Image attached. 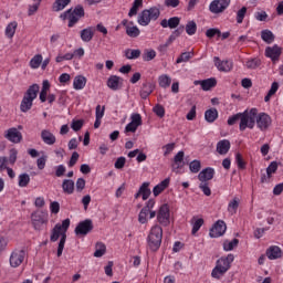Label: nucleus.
Here are the masks:
<instances>
[{
	"label": "nucleus",
	"mask_w": 283,
	"mask_h": 283,
	"mask_svg": "<svg viewBox=\"0 0 283 283\" xmlns=\"http://www.w3.org/2000/svg\"><path fill=\"white\" fill-rule=\"evenodd\" d=\"M61 229L64 230L61 234V239L57 247V258H61L63 255V249H65V240H67V229H70V219H65L62 221Z\"/></svg>",
	"instance_id": "nucleus-12"
},
{
	"label": "nucleus",
	"mask_w": 283,
	"mask_h": 283,
	"mask_svg": "<svg viewBox=\"0 0 283 283\" xmlns=\"http://www.w3.org/2000/svg\"><path fill=\"white\" fill-rule=\"evenodd\" d=\"M147 216H149L147 209H142L138 216V222L140 224H147Z\"/></svg>",
	"instance_id": "nucleus-59"
},
{
	"label": "nucleus",
	"mask_w": 283,
	"mask_h": 283,
	"mask_svg": "<svg viewBox=\"0 0 283 283\" xmlns=\"http://www.w3.org/2000/svg\"><path fill=\"white\" fill-rule=\"evenodd\" d=\"M153 112L159 118H164L165 117V107L163 105H160V104H157L156 106H154Z\"/></svg>",
	"instance_id": "nucleus-57"
},
{
	"label": "nucleus",
	"mask_w": 283,
	"mask_h": 283,
	"mask_svg": "<svg viewBox=\"0 0 283 283\" xmlns=\"http://www.w3.org/2000/svg\"><path fill=\"white\" fill-rule=\"evenodd\" d=\"M50 90V81L44 80L42 82V90L40 92V101L41 103H45L48 101V91Z\"/></svg>",
	"instance_id": "nucleus-31"
},
{
	"label": "nucleus",
	"mask_w": 283,
	"mask_h": 283,
	"mask_svg": "<svg viewBox=\"0 0 283 283\" xmlns=\"http://www.w3.org/2000/svg\"><path fill=\"white\" fill-rule=\"evenodd\" d=\"M154 92V84L145 82L139 92L140 97L145 101Z\"/></svg>",
	"instance_id": "nucleus-27"
},
{
	"label": "nucleus",
	"mask_w": 283,
	"mask_h": 283,
	"mask_svg": "<svg viewBox=\"0 0 283 283\" xmlns=\"http://www.w3.org/2000/svg\"><path fill=\"white\" fill-rule=\"evenodd\" d=\"M245 65H247L248 70H258V67H260V65H262V62L259 59H252V60L248 61Z\"/></svg>",
	"instance_id": "nucleus-54"
},
{
	"label": "nucleus",
	"mask_w": 283,
	"mask_h": 283,
	"mask_svg": "<svg viewBox=\"0 0 283 283\" xmlns=\"http://www.w3.org/2000/svg\"><path fill=\"white\" fill-rule=\"evenodd\" d=\"M107 87L113 92H118L123 87V78L117 75H111L107 80Z\"/></svg>",
	"instance_id": "nucleus-17"
},
{
	"label": "nucleus",
	"mask_w": 283,
	"mask_h": 283,
	"mask_svg": "<svg viewBox=\"0 0 283 283\" xmlns=\"http://www.w3.org/2000/svg\"><path fill=\"white\" fill-rule=\"evenodd\" d=\"M229 6H231V0H213L209 6V10L212 14H222Z\"/></svg>",
	"instance_id": "nucleus-9"
},
{
	"label": "nucleus",
	"mask_w": 283,
	"mask_h": 283,
	"mask_svg": "<svg viewBox=\"0 0 283 283\" xmlns=\"http://www.w3.org/2000/svg\"><path fill=\"white\" fill-rule=\"evenodd\" d=\"M156 59V51L146 49L143 53V61H154Z\"/></svg>",
	"instance_id": "nucleus-51"
},
{
	"label": "nucleus",
	"mask_w": 283,
	"mask_h": 283,
	"mask_svg": "<svg viewBox=\"0 0 283 283\" xmlns=\"http://www.w3.org/2000/svg\"><path fill=\"white\" fill-rule=\"evenodd\" d=\"M244 17H247V7H242L237 12V23H242V21H244Z\"/></svg>",
	"instance_id": "nucleus-62"
},
{
	"label": "nucleus",
	"mask_w": 283,
	"mask_h": 283,
	"mask_svg": "<svg viewBox=\"0 0 283 283\" xmlns=\"http://www.w3.org/2000/svg\"><path fill=\"white\" fill-rule=\"evenodd\" d=\"M39 90H41V86H39V84H32L31 86H29L20 104L21 112L25 114V112H30V109H32L34 99L36 98V96H39Z\"/></svg>",
	"instance_id": "nucleus-3"
},
{
	"label": "nucleus",
	"mask_w": 283,
	"mask_h": 283,
	"mask_svg": "<svg viewBox=\"0 0 283 283\" xmlns=\"http://www.w3.org/2000/svg\"><path fill=\"white\" fill-rule=\"evenodd\" d=\"M143 8V0H135L133 2V7L130 8L128 12V17H136L138 14V9Z\"/></svg>",
	"instance_id": "nucleus-42"
},
{
	"label": "nucleus",
	"mask_w": 283,
	"mask_h": 283,
	"mask_svg": "<svg viewBox=\"0 0 283 283\" xmlns=\"http://www.w3.org/2000/svg\"><path fill=\"white\" fill-rule=\"evenodd\" d=\"M25 260V250H14L10 255V266L17 269L23 264Z\"/></svg>",
	"instance_id": "nucleus-13"
},
{
	"label": "nucleus",
	"mask_w": 283,
	"mask_h": 283,
	"mask_svg": "<svg viewBox=\"0 0 283 283\" xmlns=\"http://www.w3.org/2000/svg\"><path fill=\"white\" fill-rule=\"evenodd\" d=\"M139 193L143 195V200H147L151 196V190L149 189V182H144L139 187Z\"/></svg>",
	"instance_id": "nucleus-41"
},
{
	"label": "nucleus",
	"mask_w": 283,
	"mask_h": 283,
	"mask_svg": "<svg viewBox=\"0 0 283 283\" xmlns=\"http://www.w3.org/2000/svg\"><path fill=\"white\" fill-rule=\"evenodd\" d=\"M106 251H107V247H105V243L97 242L95 245L94 258H103Z\"/></svg>",
	"instance_id": "nucleus-38"
},
{
	"label": "nucleus",
	"mask_w": 283,
	"mask_h": 283,
	"mask_svg": "<svg viewBox=\"0 0 283 283\" xmlns=\"http://www.w3.org/2000/svg\"><path fill=\"white\" fill-rule=\"evenodd\" d=\"M202 224H205V219L193 217L192 218V231H191V234L196 235L197 231H200V228L202 227Z\"/></svg>",
	"instance_id": "nucleus-36"
},
{
	"label": "nucleus",
	"mask_w": 283,
	"mask_h": 283,
	"mask_svg": "<svg viewBox=\"0 0 283 283\" xmlns=\"http://www.w3.org/2000/svg\"><path fill=\"white\" fill-rule=\"evenodd\" d=\"M238 244H240V240L238 239H233L232 241H224L223 251H233Z\"/></svg>",
	"instance_id": "nucleus-44"
},
{
	"label": "nucleus",
	"mask_w": 283,
	"mask_h": 283,
	"mask_svg": "<svg viewBox=\"0 0 283 283\" xmlns=\"http://www.w3.org/2000/svg\"><path fill=\"white\" fill-rule=\"evenodd\" d=\"M160 17V9L158 7H151L149 9L143 10L138 18L137 23L139 25H147L148 23H151V21H157V19Z\"/></svg>",
	"instance_id": "nucleus-6"
},
{
	"label": "nucleus",
	"mask_w": 283,
	"mask_h": 283,
	"mask_svg": "<svg viewBox=\"0 0 283 283\" xmlns=\"http://www.w3.org/2000/svg\"><path fill=\"white\" fill-rule=\"evenodd\" d=\"M31 220L35 231H41L43 224L48 222V213L41 211L33 212L31 214Z\"/></svg>",
	"instance_id": "nucleus-10"
},
{
	"label": "nucleus",
	"mask_w": 283,
	"mask_h": 283,
	"mask_svg": "<svg viewBox=\"0 0 283 283\" xmlns=\"http://www.w3.org/2000/svg\"><path fill=\"white\" fill-rule=\"evenodd\" d=\"M140 50L139 49H127L125 50V56L129 61H133L134 59H140Z\"/></svg>",
	"instance_id": "nucleus-37"
},
{
	"label": "nucleus",
	"mask_w": 283,
	"mask_h": 283,
	"mask_svg": "<svg viewBox=\"0 0 283 283\" xmlns=\"http://www.w3.org/2000/svg\"><path fill=\"white\" fill-rule=\"evenodd\" d=\"M80 36L84 43H90L94 39V29L88 27L80 32Z\"/></svg>",
	"instance_id": "nucleus-26"
},
{
	"label": "nucleus",
	"mask_w": 283,
	"mask_h": 283,
	"mask_svg": "<svg viewBox=\"0 0 283 283\" xmlns=\"http://www.w3.org/2000/svg\"><path fill=\"white\" fill-rule=\"evenodd\" d=\"M130 123H134L135 125L140 127V125H143V117L140 116V114L134 113L130 116Z\"/></svg>",
	"instance_id": "nucleus-61"
},
{
	"label": "nucleus",
	"mask_w": 283,
	"mask_h": 283,
	"mask_svg": "<svg viewBox=\"0 0 283 283\" xmlns=\"http://www.w3.org/2000/svg\"><path fill=\"white\" fill-rule=\"evenodd\" d=\"M182 32H185V25H181L179 28H177L168 38V43H172L175 42L178 36H180V34H182Z\"/></svg>",
	"instance_id": "nucleus-45"
},
{
	"label": "nucleus",
	"mask_w": 283,
	"mask_h": 283,
	"mask_svg": "<svg viewBox=\"0 0 283 283\" xmlns=\"http://www.w3.org/2000/svg\"><path fill=\"white\" fill-rule=\"evenodd\" d=\"M269 260H280L282 258V249L277 245H272L266 250Z\"/></svg>",
	"instance_id": "nucleus-23"
},
{
	"label": "nucleus",
	"mask_w": 283,
	"mask_h": 283,
	"mask_svg": "<svg viewBox=\"0 0 283 283\" xmlns=\"http://www.w3.org/2000/svg\"><path fill=\"white\" fill-rule=\"evenodd\" d=\"M92 231H94V222L92 221V219H86L77 223L74 233L80 238H85V235L92 233Z\"/></svg>",
	"instance_id": "nucleus-7"
},
{
	"label": "nucleus",
	"mask_w": 283,
	"mask_h": 283,
	"mask_svg": "<svg viewBox=\"0 0 283 283\" xmlns=\"http://www.w3.org/2000/svg\"><path fill=\"white\" fill-rule=\"evenodd\" d=\"M76 191L81 193L83 189H85V180L83 178H78L75 182Z\"/></svg>",
	"instance_id": "nucleus-64"
},
{
	"label": "nucleus",
	"mask_w": 283,
	"mask_h": 283,
	"mask_svg": "<svg viewBox=\"0 0 283 283\" xmlns=\"http://www.w3.org/2000/svg\"><path fill=\"white\" fill-rule=\"evenodd\" d=\"M126 34L132 39H136L140 35V29L138 27H126Z\"/></svg>",
	"instance_id": "nucleus-47"
},
{
	"label": "nucleus",
	"mask_w": 283,
	"mask_h": 283,
	"mask_svg": "<svg viewBox=\"0 0 283 283\" xmlns=\"http://www.w3.org/2000/svg\"><path fill=\"white\" fill-rule=\"evenodd\" d=\"M235 163L239 169H247V163H244V159L242 158V154L238 153L235 155Z\"/></svg>",
	"instance_id": "nucleus-60"
},
{
	"label": "nucleus",
	"mask_w": 283,
	"mask_h": 283,
	"mask_svg": "<svg viewBox=\"0 0 283 283\" xmlns=\"http://www.w3.org/2000/svg\"><path fill=\"white\" fill-rule=\"evenodd\" d=\"M229 149H231V142L228 139L218 142L217 151L220 154V156H226V154H229Z\"/></svg>",
	"instance_id": "nucleus-24"
},
{
	"label": "nucleus",
	"mask_w": 283,
	"mask_h": 283,
	"mask_svg": "<svg viewBox=\"0 0 283 283\" xmlns=\"http://www.w3.org/2000/svg\"><path fill=\"white\" fill-rule=\"evenodd\" d=\"M205 118H206L207 123H216V120H218V109L210 108V109L206 111Z\"/></svg>",
	"instance_id": "nucleus-33"
},
{
	"label": "nucleus",
	"mask_w": 283,
	"mask_h": 283,
	"mask_svg": "<svg viewBox=\"0 0 283 283\" xmlns=\"http://www.w3.org/2000/svg\"><path fill=\"white\" fill-rule=\"evenodd\" d=\"M4 138H7V140H10V143L17 144L23 140V135L21 134V132H19V129L12 127L7 130V133L4 134Z\"/></svg>",
	"instance_id": "nucleus-16"
},
{
	"label": "nucleus",
	"mask_w": 283,
	"mask_h": 283,
	"mask_svg": "<svg viewBox=\"0 0 283 283\" xmlns=\"http://www.w3.org/2000/svg\"><path fill=\"white\" fill-rule=\"evenodd\" d=\"M62 233H61V224L57 223L55 224V227L52 230L51 233V242H56V240H59V238H61Z\"/></svg>",
	"instance_id": "nucleus-48"
},
{
	"label": "nucleus",
	"mask_w": 283,
	"mask_h": 283,
	"mask_svg": "<svg viewBox=\"0 0 283 283\" xmlns=\"http://www.w3.org/2000/svg\"><path fill=\"white\" fill-rule=\"evenodd\" d=\"M185 167V151L180 150L174 157L172 171L178 174V169H182Z\"/></svg>",
	"instance_id": "nucleus-19"
},
{
	"label": "nucleus",
	"mask_w": 283,
	"mask_h": 283,
	"mask_svg": "<svg viewBox=\"0 0 283 283\" xmlns=\"http://www.w3.org/2000/svg\"><path fill=\"white\" fill-rule=\"evenodd\" d=\"M227 233V223L223 220H218L210 229V238H222Z\"/></svg>",
	"instance_id": "nucleus-11"
},
{
	"label": "nucleus",
	"mask_w": 283,
	"mask_h": 283,
	"mask_svg": "<svg viewBox=\"0 0 283 283\" xmlns=\"http://www.w3.org/2000/svg\"><path fill=\"white\" fill-rule=\"evenodd\" d=\"M19 156V150H17L15 148H11L9 150V158H8V163L10 165H14V163H17V158Z\"/></svg>",
	"instance_id": "nucleus-53"
},
{
	"label": "nucleus",
	"mask_w": 283,
	"mask_h": 283,
	"mask_svg": "<svg viewBox=\"0 0 283 283\" xmlns=\"http://www.w3.org/2000/svg\"><path fill=\"white\" fill-rule=\"evenodd\" d=\"M71 128L73 132H81V129H83V119H73L71 123Z\"/></svg>",
	"instance_id": "nucleus-58"
},
{
	"label": "nucleus",
	"mask_w": 283,
	"mask_h": 283,
	"mask_svg": "<svg viewBox=\"0 0 283 283\" xmlns=\"http://www.w3.org/2000/svg\"><path fill=\"white\" fill-rule=\"evenodd\" d=\"M191 59V52H184L177 59L176 63H187Z\"/></svg>",
	"instance_id": "nucleus-63"
},
{
	"label": "nucleus",
	"mask_w": 283,
	"mask_h": 283,
	"mask_svg": "<svg viewBox=\"0 0 283 283\" xmlns=\"http://www.w3.org/2000/svg\"><path fill=\"white\" fill-rule=\"evenodd\" d=\"M18 185L19 187H28V185H30V175H28L27 172H23L21 175H19L18 177Z\"/></svg>",
	"instance_id": "nucleus-43"
},
{
	"label": "nucleus",
	"mask_w": 283,
	"mask_h": 283,
	"mask_svg": "<svg viewBox=\"0 0 283 283\" xmlns=\"http://www.w3.org/2000/svg\"><path fill=\"white\" fill-rule=\"evenodd\" d=\"M253 118H255V111H244L243 113H237L229 117L228 125H235L240 120V132H244L247 128L253 129Z\"/></svg>",
	"instance_id": "nucleus-1"
},
{
	"label": "nucleus",
	"mask_w": 283,
	"mask_h": 283,
	"mask_svg": "<svg viewBox=\"0 0 283 283\" xmlns=\"http://www.w3.org/2000/svg\"><path fill=\"white\" fill-rule=\"evenodd\" d=\"M148 247L150 251H158L160 244H163V228L160 226H154L147 238Z\"/></svg>",
	"instance_id": "nucleus-4"
},
{
	"label": "nucleus",
	"mask_w": 283,
	"mask_h": 283,
	"mask_svg": "<svg viewBox=\"0 0 283 283\" xmlns=\"http://www.w3.org/2000/svg\"><path fill=\"white\" fill-rule=\"evenodd\" d=\"M157 220L159 224H163V227H168L169 224V206L167 203L163 205L159 208V211L157 213Z\"/></svg>",
	"instance_id": "nucleus-14"
},
{
	"label": "nucleus",
	"mask_w": 283,
	"mask_h": 283,
	"mask_svg": "<svg viewBox=\"0 0 283 283\" xmlns=\"http://www.w3.org/2000/svg\"><path fill=\"white\" fill-rule=\"evenodd\" d=\"M34 1H35L34 4L29 6V10H28L29 17H32L34 13H36L39 10V7L41 6V0H34Z\"/></svg>",
	"instance_id": "nucleus-56"
},
{
	"label": "nucleus",
	"mask_w": 283,
	"mask_h": 283,
	"mask_svg": "<svg viewBox=\"0 0 283 283\" xmlns=\"http://www.w3.org/2000/svg\"><path fill=\"white\" fill-rule=\"evenodd\" d=\"M74 180L72 179H64L62 181V189L65 193H67L69 196H72V193H74Z\"/></svg>",
	"instance_id": "nucleus-29"
},
{
	"label": "nucleus",
	"mask_w": 283,
	"mask_h": 283,
	"mask_svg": "<svg viewBox=\"0 0 283 283\" xmlns=\"http://www.w3.org/2000/svg\"><path fill=\"white\" fill-rule=\"evenodd\" d=\"M277 161H272L268 168H266V175H268V178H271V176H273V174H275V171H277Z\"/></svg>",
	"instance_id": "nucleus-55"
},
{
	"label": "nucleus",
	"mask_w": 283,
	"mask_h": 283,
	"mask_svg": "<svg viewBox=\"0 0 283 283\" xmlns=\"http://www.w3.org/2000/svg\"><path fill=\"white\" fill-rule=\"evenodd\" d=\"M171 85V77L169 75H160L159 76V86L164 87V90H167Z\"/></svg>",
	"instance_id": "nucleus-50"
},
{
	"label": "nucleus",
	"mask_w": 283,
	"mask_h": 283,
	"mask_svg": "<svg viewBox=\"0 0 283 283\" xmlns=\"http://www.w3.org/2000/svg\"><path fill=\"white\" fill-rule=\"evenodd\" d=\"M197 30H198V25L196 24V21H189L186 24V32L187 34H189V36H193Z\"/></svg>",
	"instance_id": "nucleus-49"
},
{
	"label": "nucleus",
	"mask_w": 283,
	"mask_h": 283,
	"mask_svg": "<svg viewBox=\"0 0 283 283\" xmlns=\"http://www.w3.org/2000/svg\"><path fill=\"white\" fill-rule=\"evenodd\" d=\"M214 65L219 72H231L233 70V62L231 61H220V57H213Z\"/></svg>",
	"instance_id": "nucleus-18"
},
{
	"label": "nucleus",
	"mask_w": 283,
	"mask_h": 283,
	"mask_svg": "<svg viewBox=\"0 0 283 283\" xmlns=\"http://www.w3.org/2000/svg\"><path fill=\"white\" fill-rule=\"evenodd\" d=\"M233 260H235L233 254H228L227 256L218 259L217 264L211 272V276L214 277V280H220V277H222V275H224V273L231 269Z\"/></svg>",
	"instance_id": "nucleus-2"
},
{
	"label": "nucleus",
	"mask_w": 283,
	"mask_h": 283,
	"mask_svg": "<svg viewBox=\"0 0 283 283\" xmlns=\"http://www.w3.org/2000/svg\"><path fill=\"white\" fill-rule=\"evenodd\" d=\"M213 176H216V170L211 167H208L199 172L198 179L200 182H207L209 180H213Z\"/></svg>",
	"instance_id": "nucleus-21"
},
{
	"label": "nucleus",
	"mask_w": 283,
	"mask_h": 283,
	"mask_svg": "<svg viewBox=\"0 0 283 283\" xmlns=\"http://www.w3.org/2000/svg\"><path fill=\"white\" fill-rule=\"evenodd\" d=\"M41 138L45 145H54V143H56V136L48 129L41 132Z\"/></svg>",
	"instance_id": "nucleus-25"
},
{
	"label": "nucleus",
	"mask_w": 283,
	"mask_h": 283,
	"mask_svg": "<svg viewBox=\"0 0 283 283\" xmlns=\"http://www.w3.org/2000/svg\"><path fill=\"white\" fill-rule=\"evenodd\" d=\"M250 112H254L253 127H255V123L261 132H266L269 127H271L273 123L271 115L266 113H258V108H251Z\"/></svg>",
	"instance_id": "nucleus-5"
},
{
	"label": "nucleus",
	"mask_w": 283,
	"mask_h": 283,
	"mask_svg": "<svg viewBox=\"0 0 283 283\" xmlns=\"http://www.w3.org/2000/svg\"><path fill=\"white\" fill-rule=\"evenodd\" d=\"M189 169L191 174H198L200 169H202V164L200 163V160L195 159L189 164Z\"/></svg>",
	"instance_id": "nucleus-46"
},
{
	"label": "nucleus",
	"mask_w": 283,
	"mask_h": 283,
	"mask_svg": "<svg viewBox=\"0 0 283 283\" xmlns=\"http://www.w3.org/2000/svg\"><path fill=\"white\" fill-rule=\"evenodd\" d=\"M18 25L19 24L17 23V21H13L7 25L6 36H8V39H12L14 36Z\"/></svg>",
	"instance_id": "nucleus-40"
},
{
	"label": "nucleus",
	"mask_w": 283,
	"mask_h": 283,
	"mask_svg": "<svg viewBox=\"0 0 283 283\" xmlns=\"http://www.w3.org/2000/svg\"><path fill=\"white\" fill-rule=\"evenodd\" d=\"M167 187H169V178L164 179L160 184L154 187L153 189L154 196L155 197L160 196V193H163L167 189Z\"/></svg>",
	"instance_id": "nucleus-28"
},
{
	"label": "nucleus",
	"mask_w": 283,
	"mask_h": 283,
	"mask_svg": "<svg viewBox=\"0 0 283 283\" xmlns=\"http://www.w3.org/2000/svg\"><path fill=\"white\" fill-rule=\"evenodd\" d=\"M71 2L72 0H55L53 4L54 12H61V10H65V8L70 6Z\"/></svg>",
	"instance_id": "nucleus-35"
},
{
	"label": "nucleus",
	"mask_w": 283,
	"mask_h": 283,
	"mask_svg": "<svg viewBox=\"0 0 283 283\" xmlns=\"http://www.w3.org/2000/svg\"><path fill=\"white\" fill-rule=\"evenodd\" d=\"M161 28H170V30H176L180 25V18L172 17L170 19H164L160 21Z\"/></svg>",
	"instance_id": "nucleus-22"
},
{
	"label": "nucleus",
	"mask_w": 283,
	"mask_h": 283,
	"mask_svg": "<svg viewBox=\"0 0 283 283\" xmlns=\"http://www.w3.org/2000/svg\"><path fill=\"white\" fill-rule=\"evenodd\" d=\"M261 39L265 43L271 44V43H273V41H275V35L273 34V32L271 30L265 29V30L261 31Z\"/></svg>",
	"instance_id": "nucleus-32"
},
{
	"label": "nucleus",
	"mask_w": 283,
	"mask_h": 283,
	"mask_svg": "<svg viewBox=\"0 0 283 283\" xmlns=\"http://www.w3.org/2000/svg\"><path fill=\"white\" fill-rule=\"evenodd\" d=\"M206 36H208V39H213V36H218V39H220V36H222V32L220 31V29H208L206 31Z\"/></svg>",
	"instance_id": "nucleus-52"
},
{
	"label": "nucleus",
	"mask_w": 283,
	"mask_h": 283,
	"mask_svg": "<svg viewBox=\"0 0 283 283\" xmlns=\"http://www.w3.org/2000/svg\"><path fill=\"white\" fill-rule=\"evenodd\" d=\"M265 56L268 59H271L273 63H275V61H280V56H282V48H280L277 44H274L273 46H268L265 49Z\"/></svg>",
	"instance_id": "nucleus-15"
},
{
	"label": "nucleus",
	"mask_w": 283,
	"mask_h": 283,
	"mask_svg": "<svg viewBox=\"0 0 283 283\" xmlns=\"http://www.w3.org/2000/svg\"><path fill=\"white\" fill-rule=\"evenodd\" d=\"M83 17H85V9L83 6L77 4L69 15V28H74L75 23H78Z\"/></svg>",
	"instance_id": "nucleus-8"
},
{
	"label": "nucleus",
	"mask_w": 283,
	"mask_h": 283,
	"mask_svg": "<svg viewBox=\"0 0 283 283\" xmlns=\"http://www.w3.org/2000/svg\"><path fill=\"white\" fill-rule=\"evenodd\" d=\"M240 207V198L234 197L228 205V211L231 213V216H234V213H238V208Z\"/></svg>",
	"instance_id": "nucleus-34"
},
{
	"label": "nucleus",
	"mask_w": 283,
	"mask_h": 283,
	"mask_svg": "<svg viewBox=\"0 0 283 283\" xmlns=\"http://www.w3.org/2000/svg\"><path fill=\"white\" fill-rule=\"evenodd\" d=\"M87 85V78L83 75H77L74 77L73 87L74 90H83Z\"/></svg>",
	"instance_id": "nucleus-30"
},
{
	"label": "nucleus",
	"mask_w": 283,
	"mask_h": 283,
	"mask_svg": "<svg viewBox=\"0 0 283 283\" xmlns=\"http://www.w3.org/2000/svg\"><path fill=\"white\" fill-rule=\"evenodd\" d=\"M41 63H43V55L42 54H36L34 55L31 61H30V67L32 70H39L41 67Z\"/></svg>",
	"instance_id": "nucleus-39"
},
{
	"label": "nucleus",
	"mask_w": 283,
	"mask_h": 283,
	"mask_svg": "<svg viewBox=\"0 0 283 283\" xmlns=\"http://www.w3.org/2000/svg\"><path fill=\"white\" fill-rule=\"evenodd\" d=\"M195 85H201L203 92H209V90L218 85V80H216V77H210L202 81H195Z\"/></svg>",
	"instance_id": "nucleus-20"
}]
</instances>
